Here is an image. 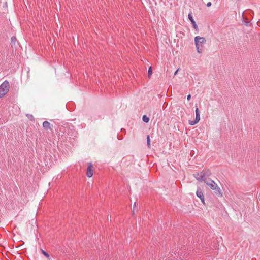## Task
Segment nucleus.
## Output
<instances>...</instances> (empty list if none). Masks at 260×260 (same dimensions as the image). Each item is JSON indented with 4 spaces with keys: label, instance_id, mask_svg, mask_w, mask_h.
I'll use <instances>...</instances> for the list:
<instances>
[{
    "label": "nucleus",
    "instance_id": "nucleus-10",
    "mask_svg": "<svg viewBox=\"0 0 260 260\" xmlns=\"http://www.w3.org/2000/svg\"><path fill=\"white\" fill-rule=\"evenodd\" d=\"M152 70L151 67H150L149 68L148 71V77L150 78V77L152 75Z\"/></svg>",
    "mask_w": 260,
    "mask_h": 260
},
{
    "label": "nucleus",
    "instance_id": "nucleus-15",
    "mask_svg": "<svg viewBox=\"0 0 260 260\" xmlns=\"http://www.w3.org/2000/svg\"><path fill=\"white\" fill-rule=\"evenodd\" d=\"M211 2H208V3L207 4V7H210V6H211Z\"/></svg>",
    "mask_w": 260,
    "mask_h": 260
},
{
    "label": "nucleus",
    "instance_id": "nucleus-1",
    "mask_svg": "<svg viewBox=\"0 0 260 260\" xmlns=\"http://www.w3.org/2000/svg\"><path fill=\"white\" fill-rule=\"evenodd\" d=\"M204 174L202 173L198 174L196 176V178L199 181H204L206 185H208L211 189L213 190L218 196L222 197L223 196V194L219 186L214 181L210 178H204Z\"/></svg>",
    "mask_w": 260,
    "mask_h": 260
},
{
    "label": "nucleus",
    "instance_id": "nucleus-5",
    "mask_svg": "<svg viewBox=\"0 0 260 260\" xmlns=\"http://www.w3.org/2000/svg\"><path fill=\"white\" fill-rule=\"evenodd\" d=\"M196 45H199V44H204L206 42V39L204 37L197 36L194 38Z\"/></svg>",
    "mask_w": 260,
    "mask_h": 260
},
{
    "label": "nucleus",
    "instance_id": "nucleus-3",
    "mask_svg": "<svg viewBox=\"0 0 260 260\" xmlns=\"http://www.w3.org/2000/svg\"><path fill=\"white\" fill-rule=\"evenodd\" d=\"M196 119L194 121H189V123L191 125H193L197 124L200 120V111L198 107L196 109Z\"/></svg>",
    "mask_w": 260,
    "mask_h": 260
},
{
    "label": "nucleus",
    "instance_id": "nucleus-13",
    "mask_svg": "<svg viewBox=\"0 0 260 260\" xmlns=\"http://www.w3.org/2000/svg\"><path fill=\"white\" fill-rule=\"evenodd\" d=\"M196 49H197L198 52H199L200 53H201V51L199 48V45H196Z\"/></svg>",
    "mask_w": 260,
    "mask_h": 260
},
{
    "label": "nucleus",
    "instance_id": "nucleus-6",
    "mask_svg": "<svg viewBox=\"0 0 260 260\" xmlns=\"http://www.w3.org/2000/svg\"><path fill=\"white\" fill-rule=\"evenodd\" d=\"M196 194L197 197L201 199L202 202L205 204V200L202 191L201 189H198L196 192Z\"/></svg>",
    "mask_w": 260,
    "mask_h": 260
},
{
    "label": "nucleus",
    "instance_id": "nucleus-9",
    "mask_svg": "<svg viewBox=\"0 0 260 260\" xmlns=\"http://www.w3.org/2000/svg\"><path fill=\"white\" fill-rule=\"evenodd\" d=\"M143 121L146 123H147L149 121V118L146 116L144 115L142 118Z\"/></svg>",
    "mask_w": 260,
    "mask_h": 260
},
{
    "label": "nucleus",
    "instance_id": "nucleus-8",
    "mask_svg": "<svg viewBox=\"0 0 260 260\" xmlns=\"http://www.w3.org/2000/svg\"><path fill=\"white\" fill-rule=\"evenodd\" d=\"M43 126L46 129H51V124L47 121H45L43 123Z\"/></svg>",
    "mask_w": 260,
    "mask_h": 260
},
{
    "label": "nucleus",
    "instance_id": "nucleus-16",
    "mask_svg": "<svg viewBox=\"0 0 260 260\" xmlns=\"http://www.w3.org/2000/svg\"><path fill=\"white\" fill-rule=\"evenodd\" d=\"M179 70V69H177V70L175 71V72L174 73V75H177V73H178V72Z\"/></svg>",
    "mask_w": 260,
    "mask_h": 260
},
{
    "label": "nucleus",
    "instance_id": "nucleus-4",
    "mask_svg": "<svg viewBox=\"0 0 260 260\" xmlns=\"http://www.w3.org/2000/svg\"><path fill=\"white\" fill-rule=\"evenodd\" d=\"M93 167L92 164L89 163L88 164V168L87 169L86 175L88 177H91L93 176Z\"/></svg>",
    "mask_w": 260,
    "mask_h": 260
},
{
    "label": "nucleus",
    "instance_id": "nucleus-12",
    "mask_svg": "<svg viewBox=\"0 0 260 260\" xmlns=\"http://www.w3.org/2000/svg\"><path fill=\"white\" fill-rule=\"evenodd\" d=\"M42 252L45 256H46L48 259H50V256L44 250H42Z\"/></svg>",
    "mask_w": 260,
    "mask_h": 260
},
{
    "label": "nucleus",
    "instance_id": "nucleus-14",
    "mask_svg": "<svg viewBox=\"0 0 260 260\" xmlns=\"http://www.w3.org/2000/svg\"><path fill=\"white\" fill-rule=\"evenodd\" d=\"M190 99H191V95L190 94H188L187 95V100L189 101L190 100Z\"/></svg>",
    "mask_w": 260,
    "mask_h": 260
},
{
    "label": "nucleus",
    "instance_id": "nucleus-11",
    "mask_svg": "<svg viewBox=\"0 0 260 260\" xmlns=\"http://www.w3.org/2000/svg\"><path fill=\"white\" fill-rule=\"evenodd\" d=\"M147 145L149 148L151 147V144H150V139L149 137V136H147Z\"/></svg>",
    "mask_w": 260,
    "mask_h": 260
},
{
    "label": "nucleus",
    "instance_id": "nucleus-7",
    "mask_svg": "<svg viewBox=\"0 0 260 260\" xmlns=\"http://www.w3.org/2000/svg\"><path fill=\"white\" fill-rule=\"evenodd\" d=\"M188 19H189V20L191 21L192 24V26L193 27V28L195 29H198V26L196 24V22L194 21L193 18V17L192 16V15L190 14H188Z\"/></svg>",
    "mask_w": 260,
    "mask_h": 260
},
{
    "label": "nucleus",
    "instance_id": "nucleus-2",
    "mask_svg": "<svg viewBox=\"0 0 260 260\" xmlns=\"http://www.w3.org/2000/svg\"><path fill=\"white\" fill-rule=\"evenodd\" d=\"M10 88L9 83L5 81L0 85V98L4 97L9 91Z\"/></svg>",
    "mask_w": 260,
    "mask_h": 260
}]
</instances>
